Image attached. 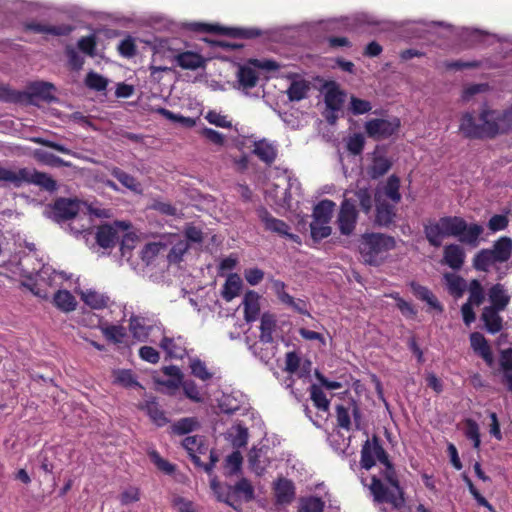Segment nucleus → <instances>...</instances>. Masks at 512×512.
Instances as JSON below:
<instances>
[{
  "mask_svg": "<svg viewBox=\"0 0 512 512\" xmlns=\"http://www.w3.org/2000/svg\"><path fill=\"white\" fill-rule=\"evenodd\" d=\"M460 132L468 139L494 138L512 131V106L503 112L483 108L478 117L465 112L460 119Z\"/></svg>",
  "mask_w": 512,
  "mask_h": 512,
  "instance_id": "1",
  "label": "nucleus"
},
{
  "mask_svg": "<svg viewBox=\"0 0 512 512\" xmlns=\"http://www.w3.org/2000/svg\"><path fill=\"white\" fill-rule=\"evenodd\" d=\"M383 468L379 476L373 475L369 485L370 493L376 504H389L394 509H401L405 505L404 488L400 485L398 473L394 464L387 455L381 462Z\"/></svg>",
  "mask_w": 512,
  "mask_h": 512,
  "instance_id": "2",
  "label": "nucleus"
},
{
  "mask_svg": "<svg viewBox=\"0 0 512 512\" xmlns=\"http://www.w3.org/2000/svg\"><path fill=\"white\" fill-rule=\"evenodd\" d=\"M0 182L12 185L15 188L24 184H33L50 193L55 192L58 188L56 180L49 174L27 167L15 171L0 166Z\"/></svg>",
  "mask_w": 512,
  "mask_h": 512,
  "instance_id": "3",
  "label": "nucleus"
},
{
  "mask_svg": "<svg viewBox=\"0 0 512 512\" xmlns=\"http://www.w3.org/2000/svg\"><path fill=\"white\" fill-rule=\"evenodd\" d=\"M54 89L53 84L43 81L31 83L27 91L15 90L9 85L0 84V101L21 105L34 104L35 99L49 102L54 99L52 95Z\"/></svg>",
  "mask_w": 512,
  "mask_h": 512,
  "instance_id": "4",
  "label": "nucleus"
},
{
  "mask_svg": "<svg viewBox=\"0 0 512 512\" xmlns=\"http://www.w3.org/2000/svg\"><path fill=\"white\" fill-rule=\"evenodd\" d=\"M512 255V239L508 236H501L497 239L492 248L479 250L472 259L475 270L488 272L491 265L507 262Z\"/></svg>",
  "mask_w": 512,
  "mask_h": 512,
  "instance_id": "5",
  "label": "nucleus"
},
{
  "mask_svg": "<svg viewBox=\"0 0 512 512\" xmlns=\"http://www.w3.org/2000/svg\"><path fill=\"white\" fill-rule=\"evenodd\" d=\"M464 228L459 216H443L437 221H429L424 225V234L428 243L433 247H440L443 238L456 237Z\"/></svg>",
  "mask_w": 512,
  "mask_h": 512,
  "instance_id": "6",
  "label": "nucleus"
},
{
  "mask_svg": "<svg viewBox=\"0 0 512 512\" xmlns=\"http://www.w3.org/2000/svg\"><path fill=\"white\" fill-rule=\"evenodd\" d=\"M395 247V238L381 233H366L362 235L359 243V251L364 261L369 264L376 263L380 254Z\"/></svg>",
  "mask_w": 512,
  "mask_h": 512,
  "instance_id": "7",
  "label": "nucleus"
},
{
  "mask_svg": "<svg viewBox=\"0 0 512 512\" xmlns=\"http://www.w3.org/2000/svg\"><path fill=\"white\" fill-rule=\"evenodd\" d=\"M257 215L260 221L263 223L264 229L266 231L275 233L280 237L288 238L295 243H301L300 236L290 233L289 225L285 221L272 216V214L265 207H259L257 209Z\"/></svg>",
  "mask_w": 512,
  "mask_h": 512,
  "instance_id": "8",
  "label": "nucleus"
},
{
  "mask_svg": "<svg viewBox=\"0 0 512 512\" xmlns=\"http://www.w3.org/2000/svg\"><path fill=\"white\" fill-rule=\"evenodd\" d=\"M400 119H371L365 123V131L370 138L375 140L387 139L394 135L400 128Z\"/></svg>",
  "mask_w": 512,
  "mask_h": 512,
  "instance_id": "9",
  "label": "nucleus"
},
{
  "mask_svg": "<svg viewBox=\"0 0 512 512\" xmlns=\"http://www.w3.org/2000/svg\"><path fill=\"white\" fill-rule=\"evenodd\" d=\"M387 455L379 437L373 435L371 439H367L362 445L360 465L363 469L370 470L375 466L376 461L381 462Z\"/></svg>",
  "mask_w": 512,
  "mask_h": 512,
  "instance_id": "10",
  "label": "nucleus"
},
{
  "mask_svg": "<svg viewBox=\"0 0 512 512\" xmlns=\"http://www.w3.org/2000/svg\"><path fill=\"white\" fill-rule=\"evenodd\" d=\"M358 219V210L352 198H344L337 216L338 228L343 235L353 233Z\"/></svg>",
  "mask_w": 512,
  "mask_h": 512,
  "instance_id": "11",
  "label": "nucleus"
},
{
  "mask_svg": "<svg viewBox=\"0 0 512 512\" xmlns=\"http://www.w3.org/2000/svg\"><path fill=\"white\" fill-rule=\"evenodd\" d=\"M272 290L277 296L278 300L285 306L293 309L301 315L311 316L308 311V303L303 299H295L286 292V284L281 280L272 281Z\"/></svg>",
  "mask_w": 512,
  "mask_h": 512,
  "instance_id": "12",
  "label": "nucleus"
},
{
  "mask_svg": "<svg viewBox=\"0 0 512 512\" xmlns=\"http://www.w3.org/2000/svg\"><path fill=\"white\" fill-rule=\"evenodd\" d=\"M375 219L374 224L383 228H390L395 223L396 204H390L386 200L375 198Z\"/></svg>",
  "mask_w": 512,
  "mask_h": 512,
  "instance_id": "13",
  "label": "nucleus"
},
{
  "mask_svg": "<svg viewBox=\"0 0 512 512\" xmlns=\"http://www.w3.org/2000/svg\"><path fill=\"white\" fill-rule=\"evenodd\" d=\"M273 492L277 504L288 505L295 499L296 488L292 480L279 477L274 482Z\"/></svg>",
  "mask_w": 512,
  "mask_h": 512,
  "instance_id": "14",
  "label": "nucleus"
},
{
  "mask_svg": "<svg viewBox=\"0 0 512 512\" xmlns=\"http://www.w3.org/2000/svg\"><path fill=\"white\" fill-rule=\"evenodd\" d=\"M182 446L187 451L192 462L196 466H202L200 455L206 454L208 451V445L205 443L204 438L199 435L187 436L183 439Z\"/></svg>",
  "mask_w": 512,
  "mask_h": 512,
  "instance_id": "15",
  "label": "nucleus"
},
{
  "mask_svg": "<svg viewBox=\"0 0 512 512\" xmlns=\"http://www.w3.org/2000/svg\"><path fill=\"white\" fill-rule=\"evenodd\" d=\"M79 212V205L75 200L59 198L54 202L53 214L57 221H66L74 218Z\"/></svg>",
  "mask_w": 512,
  "mask_h": 512,
  "instance_id": "16",
  "label": "nucleus"
},
{
  "mask_svg": "<svg viewBox=\"0 0 512 512\" xmlns=\"http://www.w3.org/2000/svg\"><path fill=\"white\" fill-rule=\"evenodd\" d=\"M461 222L464 228L461 229L456 237H458L459 241L463 244L469 245L473 248L477 247L480 243V236L482 235L484 228L478 223L467 224L462 217Z\"/></svg>",
  "mask_w": 512,
  "mask_h": 512,
  "instance_id": "17",
  "label": "nucleus"
},
{
  "mask_svg": "<svg viewBox=\"0 0 512 512\" xmlns=\"http://www.w3.org/2000/svg\"><path fill=\"white\" fill-rule=\"evenodd\" d=\"M252 153L267 166H271L277 158L278 150L272 142L261 139L254 142Z\"/></svg>",
  "mask_w": 512,
  "mask_h": 512,
  "instance_id": "18",
  "label": "nucleus"
},
{
  "mask_svg": "<svg viewBox=\"0 0 512 512\" xmlns=\"http://www.w3.org/2000/svg\"><path fill=\"white\" fill-rule=\"evenodd\" d=\"M324 102L327 109L335 112L342 108L345 101V93L340 90L338 84L334 81L325 84Z\"/></svg>",
  "mask_w": 512,
  "mask_h": 512,
  "instance_id": "19",
  "label": "nucleus"
},
{
  "mask_svg": "<svg viewBox=\"0 0 512 512\" xmlns=\"http://www.w3.org/2000/svg\"><path fill=\"white\" fill-rule=\"evenodd\" d=\"M24 29L26 31H31L39 34H51L54 36H67L69 35L73 28L67 24L61 25H47L38 22H28L24 24Z\"/></svg>",
  "mask_w": 512,
  "mask_h": 512,
  "instance_id": "20",
  "label": "nucleus"
},
{
  "mask_svg": "<svg viewBox=\"0 0 512 512\" xmlns=\"http://www.w3.org/2000/svg\"><path fill=\"white\" fill-rule=\"evenodd\" d=\"M95 239L101 248H113L119 239L118 230L113 225L102 224L97 227Z\"/></svg>",
  "mask_w": 512,
  "mask_h": 512,
  "instance_id": "21",
  "label": "nucleus"
},
{
  "mask_svg": "<svg viewBox=\"0 0 512 512\" xmlns=\"http://www.w3.org/2000/svg\"><path fill=\"white\" fill-rule=\"evenodd\" d=\"M160 347L165 351L168 358L182 359L186 354L184 339L164 336L160 342Z\"/></svg>",
  "mask_w": 512,
  "mask_h": 512,
  "instance_id": "22",
  "label": "nucleus"
},
{
  "mask_svg": "<svg viewBox=\"0 0 512 512\" xmlns=\"http://www.w3.org/2000/svg\"><path fill=\"white\" fill-rule=\"evenodd\" d=\"M177 65L185 70H196L204 67L205 60L199 53L193 51H184L174 56Z\"/></svg>",
  "mask_w": 512,
  "mask_h": 512,
  "instance_id": "23",
  "label": "nucleus"
},
{
  "mask_svg": "<svg viewBox=\"0 0 512 512\" xmlns=\"http://www.w3.org/2000/svg\"><path fill=\"white\" fill-rule=\"evenodd\" d=\"M444 262L453 270H459L465 261V252L457 244H449L444 247Z\"/></svg>",
  "mask_w": 512,
  "mask_h": 512,
  "instance_id": "24",
  "label": "nucleus"
},
{
  "mask_svg": "<svg viewBox=\"0 0 512 512\" xmlns=\"http://www.w3.org/2000/svg\"><path fill=\"white\" fill-rule=\"evenodd\" d=\"M503 310H496L491 307H484L481 320L484 322L486 330L491 334H496L500 332L503 328V319L499 315Z\"/></svg>",
  "mask_w": 512,
  "mask_h": 512,
  "instance_id": "25",
  "label": "nucleus"
},
{
  "mask_svg": "<svg viewBox=\"0 0 512 512\" xmlns=\"http://www.w3.org/2000/svg\"><path fill=\"white\" fill-rule=\"evenodd\" d=\"M409 285L416 298L425 301L431 308L439 312L443 311V306L429 288L415 281L410 282Z\"/></svg>",
  "mask_w": 512,
  "mask_h": 512,
  "instance_id": "26",
  "label": "nucleus"
},
{
  "mask_svg": "<svg viewBox=\"0 0 512 512\" xmlns=\"http://www.w3.org/2000/svg\"><path fill=\"white\" fill-rule=\"evenodd\" d=\"M470 344L475 352H477L485 362L491 364L493 361V355L491 348L483 336L479 332H473L470 334Z\"/></svg>",
  "mask_w": 512,
  "mask_h": 512,
  "instance_id": "27",
  "label": "nucleus"
},
{
  "mask_svg": "<svg viewBox=\"0 0 512 512\" xmlns=\"http://www.w3.org/2000/svg\"><path fill=\"white\" fill-rule=\"evenodd\" d=\"M488 296L491 302L489 307L495 308L496 310H505L510 302V296L506 294L504 286L500 283L490 287Z\"/></svg>",
  "mask_w": 512,
  "mask_h": 512,
  "instance_id": "28",
  "label": "nucleus"
},
{
  "mask_svg": "<svg viewBox=\"0 0 512 512\" xmlns=\"http://www.w3.org/2000/svg\"><path fill=\"white\" fill-rule=\"evenodd\" d=\"M210 487L219 502H224L227 505L233 507L234 509H238L237 506L234 505L233 491L231 485H223L215 477L210 481Z\"/></svg>",
  "mask_w": 512,
  "mask_h": 512,
  "instance_id": "29",
  "label": "nucleus"
},
{
  "mask_svg": "<svg viewBox=\"0 0 512 512\" xmlns=\"http://www.w3.org/2000/svg\"><path fill=\"white\" fill-rule=\"evenodd\" d=\"M81 300L92 309H104L108 306L110 298L98 291L88 289L81 293Z\"/></svg>",
  "mask_w": 512,
  "mask_h": 512,
  "instance_id": "30",
  "label": "nucleus"
},
{
  "mask_svg": "<svg viewBox=\"0 0 512 512\" xmlns=\"http://www.w3.org/2000/svg\"><path fill=\"white\" fill-rule=\"evenodd\" d=\"M352 201L355 205L359 204L360 210L365 215H369L373 208L372 190L369 187H357Z\"/></svg>",
  "mask_w": 512,
  "mask_h": 512,
  "instance_id": "31",
  "label": "nucleus"
},
{
  "mask_svg": "<svg viewBox=\"0 0 512 512\" xmlns=\"http://www.w3.org/2000/svg\"><path fill=\"white\" fill-rule=\"evenodd\" d=\"M241 288L242 280L240 276L237 273H232L227 277L221 295L224 300L229 302L239 295Z\"/></svg>",
  "mask_w": 512,
  "mask_h": 512,
  "instance_id": "32",
  "label": "nucleus"
},
{
  "mask_svg": "<svg viewBox=\"0 0 512 512\" xmlns=\"http://www.w3.org/2000/svg\"><path fill=\"white\" fill-rule=\"evenodd\" d=\"M143 408L146 410L152 422L158 427H163L169 422L165 412L161 409L155 398L146 400Z\"/></svg>",
  "mask_w": 512,
  "mask_h": 512,
  "instance_id": "33",
  "label": "nucleus"
},
{
  "mask_svg": "<svg viewBox=\"0 0 512 512\" xmlns=\"http://www.w3.org/2000/svg\"><path fill=\"white\" fill-rule=\"evenodd\" d=\"M276 329L275 316L270 313H264L261 316L260 323V341L262 343L270 344L274 341L273 332Z\"/></svg>",
  "mask_w": 512,
  "mask_h": 512,
  "instance_id": "34",
  "label": "nucleus"
},
{
  "mask_svg": "<svg viewBox=\"0 0 512 512\" xmlns=\"http://www.w3.org/2000/svg\"><path fill=\"white\" fill-rule=\"evenodd\" d=\"M244 317L247 322L255 321L260 312V305L258 302V295L253 291H248L245 294L244 300Z\"/></svg>",
  "mask_w": 512,
  "mask_h": 512,
  "instance_id": "35",
  "label": "nucleus"
},
{
  "mask_svg": "<svg viewBox=\"0 0 512 512\" xmlns=\"http://www.w3.org/2000/svg\"><path fill=\"white\" fill-rule=\"evenodd\" d=\"M54 305L63 312H71L76 309V299L68 290H58L53 297Z\"/></svg>",
  "mask_w": 512,
  "mask_h": 512,
  "instance_id": "36",
  "label": "nucleus"
},
{
  "mask_svg": "<svg viewBox=\"0 0 512 512\" xmlns=\"http://www.w3.org/2000/svg\"><path fill=\"white\" fill-rule=\"evenodd\" d=\"M234 504L242 498L245 502H249L254 498V488L246 478L240 479L232 486Z\"/></svg>",
  "mask_w": 512,
  "mask_h": 512,
  "instance_id": "37",
  "label": "nucleus"
},
{
  "mask_svg": "<svg viewBox=\"0 0 512 512\" xmlns=\"http://www.w3.org/2000/svg\"><path fill=\"white\" fill-rule=\"evenodd\" d=\"M335 203L332 200L324 199L320 201L313 209V221L329 223Z\"/></svg>",
  "mask_w": 512,
  "mask_h": 512,
  "instance_id": "38",
  "label": "nucleus"
},
{
  "mask_svg": "<svg viewBox=\"0 0 512 512\" xmlns=\"http://www.w3.org/2000/svg\"><path fill=\"white\" fill-rule=\"evenodd\" d=\"M111 175L114 178H116L127 189L133 192L141 191V184L137 181V179L134 176L130 175L129 173L125 172L124 170L118 167H114L111 170Z\"/></svg>",
  "mask_w": 512,
  "mask_h": 512,
  "instance_id": "39",
  "label": "nucleus"
},
{
  "mask_svg": "<svg viewBox=\"0 0 512 512\" xmlns=\"http://www.w3.org/2000/svg\"><path fill=\"white\" fill-rule=\"evenodd\" d=\"M237 78L239 85L243 89H251L254 88L258 82V75L256 71L249 66H240Z\"/></svg>",
  "mask_w": 512,
  "mask_h": 512,
  "instance_id": "40",
  "label": "nucleus"
},
{
  "mask_svg": "<svg viewBox=\"0 0 512 512\" xmlns=\"http://www.w3.org/2000/svg\"><path fill=\"white\" fill-rule=\"evenodd\" d=\"M199 422L195 417H184L171 425V432L176 435H185L199 427Z\"/></svg>",
  "mask_w": 512,
  "mask_h": 512,
  "instance_id": "41",
  "label": "nucleus"
},
{
  "mask_svg": "<svg viewBox=\"0 0 512 512\" xmlns=\"http://www.w3.org/2000/svg\"><path fill=\"white\" fill-rule=\"evenodd\" d=\"M325 502L317 496L302 497L299 500L298 512H323Z\"/></svg>",
  "mask_w": 512,
  "mask_h": 512,
  "instance_id": "42",
  "label": "nucleus"
},
{
  "mask_svg": "<svg viewBox=\"0 0 512 512\" xmlns=\"http://www.w3.org/2000/svg\"><path fill=\"white\" fill-rule=\"evenodd\" d=\"M309 89V84L306 81H293L287 90L288 98L291 101H300L306 98Z\"/></svg>",
  "mask_w": 512,
  "mask_h": 512,
  "instance_id": "43",
  "label": "nucleus"
},
{
  "mask_svg": "<svg viewBox=\"0 0 512 512\" xmlns=\"http://www.w3.org/2000/svg\"><path fill=\"white\" fill-rule=\"evenodd\" d=\"M310 396L314 406L321 411L327 412L329 410L330 401L326 397L323 390L316 384L310 387Z\"/></svg>",
  "mask_w": 512,
  "mask_h": 512,
  "instance_id": "44",
  "label": "nucleus"
},
{
  "mask_svg": "<svg viewBox=\"0 0 512 512\" xmlns=\"http://www.w3.org/2000/svg\"><path fill=\"white\" fill-rule=\"evenodd\" d=\"M400 179L396 175H391L384 187L385 195L394 203L398 204L401 201L400 194Z\"/></svg>",
  "mask_w": 512,
  "mask_h": 512,
  "instance_id": "45",
  "label": "nucleus"
},
{
  "mask_svg": "<svg viewBox=\"0 0 512 512\" xmlns=\"http://www.w3.org/2000/svg\"><path fill=\"white\" fill-rule=\"evenodd\" d=\"M191 374L201 381H208L213 377V373L207 369L204 361L199 358H193L190 361Z\"/></svg>",
  "mask_w": 512,
  "mask_h": 512,
  "instance_id": "46",
  "label": "nucleus"
},
{
  "mask_svg": "<svg viewBox=\"0 0 512 512\" xmlns=\"http://www.w3.org/2000/svg\"><path fill=\"white\" fill-rule=\"evenodd\" d=\"M391 161L384 156H377L373 159L372 166L370 168V174L372 178H379L385 175L391 168Z\"/></svg>",
  "mask_w": 512,
  "mask_h": 512,
  "instance_id": "47",
  "label": "nucleus"
},
{
  "mask_svg": "<svg viewBox=\"0 0 512 512\" xmlns=\"http://www.w3.org/2000/svg\"><path fill=\"white\" fill-rule=\"evenodd\" d=\"M182 389L184 395L195 403H201L204 401V397L200 391V388L194 380L187 379L182 382Z\"/></svg>",
  "mask_w": 512,
  "mask_h": 512,
  "instance_id": "48",
  "label": "nucleus"
},
{
  "mask_svg": "<svg viewBox=\"0 0 512 512\" xmlns=\"http://www.w3.org/2000/svg\"><path fill=\"white\" fill-rule=\"evenodd\" d=\"M85 85L89 89L101 92V91L106 90L107 85H108V80L105 77H103L102 75H100L94 71H90L86 75Z\"/></svg>",
  "mask_w": 512,
  "mask_h": 512,
  "instance_id": "49",
  "label": "nucleus"
},
{
  "mask_svg": "<svg viewBox=\"0 0 512 512\" xmlns=\"http://www.w3.org/2000/svg\"><path fill=\"white\" fill-rule=\"evenodd\" d=\"M485 299L484 289L477 279H473L469 283V302L476 306L483 303Z\"/></svg>",
  "mask_w": 512,
  "mask_h": 512,
  "instance_id": "50",
  "label": "nucleus"
},
{
  "mask_svg": "<svg viewBox=\"0 0 512 512\" xmlns=\"http://www.w3.org/2000/svg\"><path fill=\"white\" fill-rule=\"evenodd\" d=\"M189 244L185 240H180L175 243L169 253H168V261L170 263H179L182 261L184 254L188 251Z\"/></svg>",
  "mask_w": 512,
  "mask_h": 512,
  "instance_id": "51",
  "label": "nucleus"
},
{
  "mask_svg": "<svg viewBox=\"0 0 512 512\" xmlns=\"http://www.w3.org/2000/svg\"><path fill=\"white\" fill-rule=\"evenodd\" d=\"M102 333L107 340L113 343H121L126 336L125 328L120 325H107L102 328Z\"/></svg>",
  "mask_w": 512,
  "mask_h": 512,
  "instance_id": "52",
  "label": "nucleus"
},
{
  "mask_svg": "<svg viewBox=\"0 0 512 512\" xmlns=\"http://www.w3.org/2000/svg\"><path fill=\"white\" fill-rule=\"evenodd\" d=\"M157 112L166 119L171 120L173 122L181 123L185 127L191 128L196 125V120L194 118L175 114L166 108H159Z\"/></svg>",
  "mask_w": 512,
  "mask_h": 512,
  "instance_id": "53",
  "label": "nucleus"
},
{
  "mask_svg": "<svg viewBox=\"0 0 512 512\" xmlns=\"http://www.w3.org/2000/svg\"><path fill=\"white\" fill-rule=\"evenodd\" d=\"M97 41L94 35L83 36L77 42L78 49L89 57L96 56Z\"/></svg>",
  "mask_w": 512,
  "mask_h": 512,
  "instance_id": "54",
  "label": "nucleus"
},
{
  "mask_svg": "<svg viewBox=\"0 0 512 512\" xmlns=\"http://www.w3.org/2000/svg\"><path fill=\"white\" fill-rule=\"evenodd\" d=\"M262 35V31L258 28H229L227 36L242 39H254Z\"/></svg>",
  "mask_w": 512,
  "mask_h": 512,
  "instance_id": "55",
  "label": "nucleus"
},
{
  "mask_svg": "<svg viewBox=\"0 0 512 512\" xmlns=\"http://www.w3.org/2000/svg\"><path fill=\"white\" fill-rule=\"evenodd\" d=\"M365 146V138L361 133H354L346 143L347 150L353 155H360Z\"/></svg>",
  "mask_w": 512,
  "mask_h": 512,
  "instance_id": "56",
  "label": "nucleus"
},
{
  "mask_svg": "<svg viewBox=\"0 0 512 512\" xmlns=\"http://www.w3.org/2000/svg\"><path fill=\"white\" fill-rule=\"evenodd\" d=\"M328 223L320 221H312L310 224L311 236L315 241L327 238L331 234V227Z\"/></svg>",
  "mask_w": 512,
  "mask_h": 512,
  "instance_id": "57",
  "label": "nucleus"
},
{
  "mask_svg": "<svg viewBox=\"0 0 512 512\" xmlns=\"http://www.w3.org/2000/svg\"><path fill=\"white\" fill-rule=\"evenodd\" d=\"M117 49L119 54L125 58H132L137 53V46L135 40L131 36H127L126 38L121 40Z\"/></svg>",
  "mask_w": 512,
  "mask_h": 512,
  "instance_id": "58",
  "label": "nucleus"
},
{
  "mask_svg": "<svg viewBox=\"0 0 512 512\" xmlns=\"http://www.w3.org/2000/svg\"><path fill=\"white\" fill-rule=\"evenodd\" d=\"M336 419H337V425L346 430L350 431L352 428V422H351V416L349 409L346 408L344 405L340 404L336 406Z\"/></svg>",
  "mask_w": 512,
  "mask_h": 512,
  "instance_id": "59",
  "label": "nucleus"
},
{
  "mask_svg": "<svg viewBox=\"0 0 512 512\" xmlns=\"http://www.w3.org/2000/svg\"><path fill=\"white\" fill-rule=\"evenodd\" d=\"M191 28L196 32L203 33H214L220 35H227L228 27H223L218 24H208V23H193L191 24Z\"/></svg>",
  "mask_w": 512,
  "mask_h": 512,
  "instance_id": "60",
  "label": "nucleus"
},
{
  "mask_svg": "<svg viewBox=\"0 0 512 512\" xmlns=\"http://www.w3.org/2000/svg\"><path fill=\"white\" fill-rule=\"evenodd\" d=\"M65 54L68 59V65L72 70L79 71L83 68L85 59L75 50V48L67 46Z\"/></svg>",
  "mask_w": 512,
  "mask_h": 512,
  "instance_id": "61",
  "label": "nucleus"
},
{
  "mask_svg": "<svg viewBox=\"0 0 512 512\" xmlns=\"http://www.w3.org/2000/svg\"><path fill=\"white\" fill-rule=\"evenodd\" d=\"M116 382L126 388L139 387L142 388L140 383L135 379L134 374L131 370H119L116 373Z\"/></svg>",
  "mask_w": 512,
  "mask_h": 512,
  "instance_id": "62",
  "label": "nucleus"
},
{
  "mask_svg": "<svg viewBox=\"0 0 512 512\" xmlns=\"http://www.w3.org/2000/svg\"><path fill=\"white\" fill-rule=\"evenodd\" d=\"M391 296L396 300V306L403 316L410 319H414L416 317L417 310L411 303L401 298L398 293Z\"/></svg>",
  "mask_w": 512,
  "mask_h": 512,
  "instance_id": "63",
  "label": "nucleus"
},
{
  "mask_svg": "<svg viewBox=\"0 0 512 512\" xmlns=\"http://www.w3.org/2000/svg\"><path fill=\"white\" fill-rule=\"evenodd\" d=\"M450 293L461 296L464 292V280L460 276L447 274L445 276Z\"/></svg>",
  "mask_w": 512,
  "mask_h": 512,
  "instance_id": "64",
  "label": "nucleus"
}]
</instances>
